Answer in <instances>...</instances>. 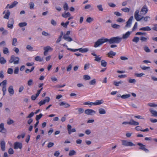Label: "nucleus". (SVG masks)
<instances>
[{"label": "nucleus", "instance_id": "69168bd1", "mask_svg": "<svg viewBox=\"0 0 157 157\" xmlns=\"http://www.w3.org/2000/svg\"><path fill=\"white\" fill-rule=\"evenodd\" d=\"M54 145V144L53 142H49L48 144L47 147L48 148H50L53 147Z\"/></svg>", "mask_w": 157, "mask_h": 157}, {"label": "nucleus", "instance_id": "0eeeda50", "mask_svg": "<svg viewBox=\"0 0 157 157\" xmlns=\"http://www.w3.org/2000/svg\"><path fill=\"white\" fill-rule=\"evenodd\" d=\"M133 19V16H131L126 22V25L124 27V29H126L127 28L130 27L131 26L132 21Z\"/></svg>", "mask_w": 157, "mask_h": 157}, {"label": "nucleus", "instance_id": "ddd939ff", "mask_svg": "<svg viewBox=\"0 0 157 157\" xmlns=\"http://www.w3.org/2000/svg\"><path fill=\"white\" fill-rule=\"evenodd\" d=\"M7 132V130L4 127V124L3 123H1L0 124V132L3 133H6Z\"/></svg>", "mask_w": 157, "mask_h": 157}, {"label": "nucleus", "instance_id": "864d4df0", "mask_svg": "<svg viewBox=\"0 0 157 157\" xmlns=\"http://www.w3.org/2000/svg\"><path fill=\"white\" fill-rule=\"evenodd\" d=\"M99 56H96V57H95V58L94 59V60L95 61L98 62H100V61L101 59V57H99Z\"/></svg>", "mask_w": 157, "mask_h": 157}, {"label": "nucleus", "instance_id": "423d86ee", "mask_svg": "<svg viewBox=\"0 0 157 157\" xmlns=\"http://www.w3.org/2000/svg\"><path fill=\"white\" fill-rule=\"evenodd\" d=\"M137 145L140 146L139 148V150H143L145 152H148L149 150L147 149L146 148V146L143 144L141 143H138Z\"/></svg>", "mask_w": 157, "mask_h": 157}, {"label": "nucleus", "instance_id": "39448f33", "mask_svg": "<svg viewBox=\"0 0 157 157\" xmlns=\"http://www.w3.org/2000/svg\"><path fill=\"white\" fill-rule=\"evenodd\" d=\"M122 145L127 147V146H135V145L130 141H128L126 140H121Z\"/></svg>", "mask_w": 157, "mask_h": 157}, {"label": "nucleus", "instance_id": "c85d7f7f", "mask_svg": "<svg viewBox=\"0 0 157 157\" xmlns=\"http://www.w3.org/2000/svg\"><path fill=\"white\" fill-rule=\"evenodd\" d=\"M112 27L115 29H119L120 28V25L116 24H114L111 25Z\"/></svg>", "mask_w": 157, "mask_h": 157}, {"label": "nucleus", "instance_id": "2eb2a0df", "mask_svg": "<svg viewBox=\"0 0 157 157\" xmlns=\"http://www.w3.org/2000/svg\"><path fill=\"white\" fill-rule=\"evenodd\" d=\"M131 33V32L129 31H128L125 34H124L123 35L122 37L121 38H122V39H126L129 37L130 34Z\"/></svg>", "mask_w": 157, "mask_h": 157}, {"label": "nucleus", "instance_id": "f3484780", "mask_svg": "<svg viewBox=\"0 0 157 157\" xmlns=\"http://www.w3.org/2000/svg\"><path fill=\"white\" fill-rule=\"evenodd\" d=\"M60 106H64V107L65 108H68L70 107V105L68 103L66 102H64L63 101L59 103Z\"/></svg>", "mask_w": 157, "mask_h": 157}, {"label": "nucleus", "instance_id": "cd10ccee", "mask_svg": "<svg viewBox=\"0 0 157 157\" xmlns=\"http://www.w3.org/2000/svg\"><path fill=\"white\" fill-rule=\"evenodd\" d=\"M27 25V23L26 22H21L18 24V26L20 27H23Z\"/></svg>", "mask_w": 157, "mask_h": 157}, {"label": "nucleus", "instance_id": "7ed1b4c3", "mask_svg": "<svg viewBox=\"0 0 157 157\" xmlns=\"http://www.w3.org/2000/svg\"><path fill=\"white\" fill-rule=\"evenodd\" d=\"M19 58L17 57H15L14 56L12 55L11 56L9 60L10 63L13 62L14 64H18L19 63Z\"/></svg>", "mask_w": 157, "mask_h": 157}, {"label": "nucleus", "instance_id": "58836bf2", "mask_svg": "<svg viewBox=\"0 0 157 157\" xmlns=\"http://www.w3.org/2000/svg\"><path fill=\"white\" fill-rule=\"evenodd\" d=\"M76 153V152L75 151L73 150L70 151L69 153V155L70 156H71L75 155Z\"/></svg>", "mask_w": 157, "mask_h": 157}, {"label": "nucleus", "instance_id": "f8f14e48", "mask_svg": "<svg viewBox=\"0 0 157 157\" xmlns=\"http://www.w3.org/2000/svg\"><path fill=\"white\" fill-rule=\"evenodd\" d=\"M71 126L70 124H68L67 125V129L68 131V134L70 135L71 133L75 132L76 131V129L75 128H73L71 129Z\"/></svg>", "mask_w": 157, "mask_h": 157}, {"label": "nucleus", "instance_id": "9d476101", "mask_svg": "<svg viewBox=\"0 0 157 157\" xmlns=\"http://www.w3.org/2000/svg\"><path fill=\"white\" fill-rule=\"evenodd\" d=\"M22 143L16 142L14 144V148L15 149L18 148L21 149L22 147Z\"/></svg>", "mask_w": 157, "mask_h": 157}, {"label": "nucleus", "instance_id": "a211bd4d", "mask_svg": "<svg viewBox=\"0 0 157 157\" xmlns=\"http://www.w3.org/2000/svg\"><path fill=\"white\" fill-rule=\"evenodd\" d=\"M2 150L4 151L5 150V143L4 140L2 141L0 143Z\"/></svg>", "mask_w": 157, "mask_h": 157}, {"label": "nucleus", "instance_id": "5fc2aeb1", "mask_svg": "<svg viewBox=\"0 0 157 157\" xmlns=\"http://www.w3.org/2000/svg\"><path fill=\"white\" fill-rule=\"evenodd\" d=\"M2 90L3 92V95H4L6 94V86H2Z\"/></svg>", "mask_w": 157, "mask_h": 157}, {"label": "nucleus", "instance_id": "f257e3e1", "mask_svg": "<svg viewBox=\"0 0 157 157\" xmlns=\"http://www.w3.org/2000/svg\"><path fill=\"white\" fill-rule=\"evenodd\" d=\"M122 38L119 36L111 37L109 39L108 38H101L99 39L95 43L94 47L96 48L102 44L104 43L108 42L110 44H119L121 42Z\"/></svg>", "mask_w": 157, "mask_h": 157}, {"label": "nucleus", "instance_id": "a19ab883", "mask_svg": "<svg viewBox=\"0 0 157 157\" xmlns=\"http://www.w3.org/2000/svg\"><path fill=\"white\" fill-rule=\"evenodd\" d=\"M17 39L16 38H13L12 40V45L16 46L17 44Z\"/></svg>", "mask_w": 157, "mask_h": 157}, {"label": "nucleus", "instance_id": "bb28decb", "mask_svg": "<svg viewBox=\"0 0 157 157\" xmlns=\"http://www.w3.org/2000/svg\"><path fill=\"white\" fill-rule=\"evenodd\" d=\"M149 111L152 114V116L154 117L157 116V112L155 110H152L151 109H149Z\"/></svg>", "mask_w": 157, "mask_h": 157}, {"label": "nucleus", "instance_id": "338daca9", "mask_svg": "<svg viewBox=\"0 0 157 157\" xmlns=\"http://www.w3.org/2000/svg\"><path fill=\"white\" fill-rule=\"evenodd\" d=\"M29 5L30 6V9H32L34 8V5L33 2H30L29 3Z\"/></svg>", "mask_w": 157, "mask_h": 157}, {"label": "nucleus", "instance_id": "a878e982", "mask_svg": "<svg viewBox=\"0 0 157 157\" xmlns=\"http://www.w3.org/2000/svg\"><path fill=\"white\" fill-rule=\"evenodd\" d=\"M6 60L3 57L0 58V63L2 64H5L6 63Z\"/></svg>", "mask_w": 157, "mask_h": 157}, {"label": "nucleus", "instance_id": "b1692460", "mask_svg": "<svg viewBox=\"0 0 157 157\" xmlns=\"http://www.w3.org/2000/svg\"><path fill=\"white\" fill-rule=\"evenodd\" d=\"M10 14V12L9 10H7L6 13L5 14V15L3 17L5 19H8Z\"/></svg>", "mask_w": 157, "mask_h": 157}, {"label": "nucleus", "instance_id": "dca6fc26", "mask_svg": "<svg viewBox=\"0 0 157 157\" xmlns=\"http://www.w3.org/2000/svg\"><path fill=\"white\" fill-rule=\"evenodd\" d=\"M129 124L132 125H139V123L134 121L132 119H131L129 121Z\"/></svg>", "mask_w": 157, "mask_h": 157}, {"label": "nucleus", "instance_id": "e433bc0d", "mask_svg": "<svg viewBox=\"0 0 157 157\" xmlns=\"http://www.w3.org/2000/svg\"><path fill=\"white\" fill-rule=\"evenodd\" d=\"M43 116V115L41 113H40L39 115H37L36 117V120L37 121H38V120H40Z\"/></svg>", "mask_w": 157, "mask_h": 157}, {"label": "nucleus", "instance_id": "052dcab7", "mask_svg": "<svg viewBox=\"0 0 157 157\" xmlns=\"http://www.w3.org/2000/svg\"><path fill=\"white\" fill-rule=\"evenodd\" d=\"M136 80L135 79H130L128 80V82L130 83H135Z\"/></svg>", "mask_w": 157, "mask_h": 157}, {"label": "nucleus", "instance_id": "a18cd8bd", "mask_svg": "<svg viewBox=\"0 0 157 157\" xmlns=\"http://www.w3.org/2000/svg\"><path fill=\"white\" fill-rule=\"evenodd\" d=\"M9 52L8 49L6 47L4 48L3 50V53L4 54H7Z\"/></svg>", "mask_w": 157, "mask_h": 157}, {"label": "nucleus", "instance_id": "79ce46f5", "mask_svg": "<svg viewBox=\"0 0 157 157\" xmlns=\"http://www.w3.org/2000/svg\"><path fill=\"white\" fill-rule=\"evenodd\" d=\"M63 9L66 11H67L68 10V6L67 4L65 2L63 6Z\"/></svg>", "mask_w": 157, "mask_h": 157}, {"label": "nucleus", "instance_id": "c756f323", "mask_svg": "<svg viewBox=\"0 0 157 157\" xmlns=\"http://www.w3.org/2000/svg\"><path fill=\"white\" fill-rule=\"evenodd\" d=\"M123 82L121 81H119L118 82H117L116 81H114L113 82V84L115 86H119V84H121Z\"/></svg>", "mask_w": 157, "mask_h": 157}, {"label": "nucleus", "instance_id": "bf43d9fd", "mask_svg": "<svg viewBox=\"0 0 157 157\" xmlns=\"http://www.w3.org/2000/svg\"><path fill=\"white\" fill-rule=\"evenodd\" d=\"M27 84L29 86H31L33 84V80L32 79L29 80L27 82Z\"/></svg>", "mask_w": 157, "mask_h": 157}, {"label": "nucleus", "instance_id": "c03bdc74", "mask_svg": "<svg viewBox=\"0 0 157 157\" xmlns=\"http://www.w3.org/2000/svg\"><path fill=\"white\" fill-rule=\"evenodd\" d=\"M147 34L145 32H138L136 33V35H145Z\"/></svg>", "mask_w": 157, "mask_h": 157}, {"label": "nucleus", "instance_id": "774afa93", "mask_svg": "<svg viewBox=\"0 0 157 157\" xmlns=\"http://www.w3.org/2000/svg\"><path fill=\"white\" fill-rule=\"evenodd\" d=\"M13 151L12 148H10L8 150V153L10 155H12L13 154Z\"/></svg>", "mask_w": 157, "mask_h": 157}, {"label": "nucleus", "instance_id": "603ef678", "mask_svg": "<svg viewBox=\"0 0 157 157\" xmlns=\"http://www.w3.org/2000/svg\"><path fill=\"white\" fill-rule=\"evenodd\" d=\"M147 105L148 106H150V107H157V105L155 104L154 103H148L147 104Z\"/></svg>", "mask_w": 157, "mask_h": 157}, {"label": "nucleus", "instance_id": "4c0bfd02", "mask_svg": "<svg viewBox=\"0 0 157 157\" xmlns=\"http://www.w3.org/2000/svg\"><path fill=\"white\" fill-rule=\"evenodd\" d=\"M35 60L37 61L41 62L43 61V58H41L39 56H37L35 57Z\"/></svg>", "mask_w": 157, "mask_h": 157}, {"label": "nucleus", "instance_id": "6e6552de", "mask_svg": "<svg viewBox=\"0 0 157 157\" xmlns=\"http://www.w3.org/2000/svg\"><path fill=\"white\" fill-rule=\"evenodd\" d=\"M14 23L13 18H10L7 23V27L10 29H12L13 27V25Z\"/></svg>", "mask_w": 157, "mask_h": 157}, {"label": "nucleus", "instance_id": "5701e85b", "mask_svg": "<svg viewBox=\"0 0 157 157\" xmlns=\"http://www.w3.org/2000/svg\"><path fill=\"white\" fill-rule=\"evenodd\" d=\"M98 112L100 114H105L106 113L105 109L101 108L98 109Z\"/></svg>", "mask_w": 157, "mask_h": 157}, {"label": "nucleus", "instance_id": "72a5a7b5", "mask_svg": "<svg viewBox=\"0 0 157 157\" xmlns=\"http://www.w3.org/2000/svg\"><path fill=\"white\" fill-rule=\"evenodd\" d=\"M50 49L52 50V49L49 46H47L44 48V51L47 52H48V51Z\"/></svg>", "mask_w": 157, "mask_h": 157}, {"label": "nucleus", "instance_id": "6e6d98bb", "mask_svg": "<svg viewBox=\"0 0 157 157\" xmlns=\"http://www.w3.org/2000/svg\"><path fill=\"white\" fill-rule=\"evenodd\" d=\"M97 7L100 11H102L103 10V9L101 5H99L97 6Z\"/></svg>", "mask_w": 157, "mask_h": 157}, {"label": "nucleus", "instance_id": "20e7f679", "mask_svg": "<svg viewBox=\"0 0 157 157\" xmlns=\"http://www.w3.org/2000/svg\"><path fill=\"white\" fill-rule=\"evenodd\" d=\"M67 50L73 52H75L79 51L80 52L82 53L86 52L89 50V49L87 48L82 49V48L75 49H73L70 48H67Z\"/></svg>", "mask_w": 157, "mask_h": 157}, {"label": "nucleus", "instance_id": "4d7b16f0", "mask_svg": "<svg viewBox=\"0 0 157 157\" xmlns=\"http://www.w3.org/2000/svg\"><path fill=\"white\" fill-rule=\"evenodd\" d=\"M83 78L85 80H89L90 79V77L88 75H84Z\"/></svg>", "mask_w": 157, "mask_h": 157}, {"label": "nucleus", "instance_id": "aec40b11", "mask_svg": "<svg viewBox=\"0 0 157 157\" xmlns=\"http://www.w3.org/2000/svg\"><path fill=\"white\" fill-rule=\"evenodd\" d=\"M116 55V53L113 52V51H110L107 54L108 56L111 58H113V57L112 56H115Z\"/></svg>", "mask_w": 157, "mask_h": 157}, {"label": "nucleus", "instance_id": "f704fd0d", "mask_svg": "<svg viewBox=\"0 0 157 157\" xmlns=\"http://www.w3.org/2000/svg\"><path fill=\"white\" fill-rule=\"evenodd\" d=\"M101 65L103 67H105L107 65V62L105 60H102L101 61Z\"/></svg>", "mask_w": 157, "mask_h": 157}, {"label": "nucleus", "instance_id": "4be33fe9", "mask_svg": "<svg viewBox=\"0 0 157 157\" xmlns=\"http://www.w3.org/2000/svg\"><path fill=\"white\" fill-rule=\"evenodd\" d=\"M140 30L149 31L151 30V28L149 26H146L141 28L140 29Z\"/></svg>", "mask_w": 157, "mask_h": 157}, {"label": "nucleus", "instance_id": "4468645a", "mask_svg": "<svg viewBox=\"0 0 157 157\" xmlns=\"http://www.w3.org/2000/svg\"><path fill=\"white\" fill-rule=\"evenodd\" d=\"M17 4L18 2L16 1H15L10 5L9 4H8L6 8H9L10 9L14 7Z\"/></svg>", "mask_w": 157, "mask_h": 157}, {"label": "nucleus", "instance_id": "9b49d317", "mask_svg": "<svg viewBox=\"0 0 157 157\" xmlns=\"http://www.w3.org/2000/svg\"><path fill=\"white\" fill-rule=\"evenodd\" d=\"M85 113L87 115H93L96 112L91 109H87L85 110Z\"/></svg>", "mask_w": 157, "mask_h": 157}, {"label": "nucleus", "instance_id": "3c124183", "mask_svg": "<svg viewBox=\"0 0 157 157\" xmlns=\"http://www.w3.org/2000/svg\"><path fill=\"white\" fill-rule=\"evenodd\" d=\"M13 72V69L11 68H9L8 69L7 73L10 74H12Z\"/></svg>", "mask_w": 157, "mask_h": 157}, {"label": "nucleus", "instance_id": "f03ea898", "mask_svg": "<svg viewBox=\"0 0 157 157\" xmlns=\"http://www.w3.org/2000/svg\"><path fill=\"white\" fill-rule=\"evenodd\" d=\"M139 10H136L134 13V17L137 21H140L143 19L145 21H148V19H150V17L148 16H147L145 17H142L141 15L139 14Z\"/></svg>", "mask_w": 157, "mask_h": 157}, {"label": "nucleus", "instance_id": "473e14b6", "mask_svg": "<svg viewBox=\"0 0 157 157\" xmlns=\"http://www.w3.org/2000/svg\"><path fill=\"white\" fill-rule=\"evenodd\" d=\"M130 96V94L123 95L121 96V97L122 99H126L129 98Z\"/></svg>", "mask_w": 157, "mask_h": 157}, {"label": "nucleus", "instance_id": "37998d69", "mask_svg": "<svg viewBox=\"0 0 157 157\" xmlns=\"http://www.w3.org/2000/svg\"><path fill=\"white\" fill-rule=\"evenodd\" d=\"M121 10L125 12H128L130 11V9L127 7H125L121 9Z\"/></svg>", "mask_w": 157, "mask_h": 157}, {"label": "nucleus", "instance_id": "13d9d810", "mask_svg": "<svg viewBox=\"0 0 157 157\" xmlns=\"http://www.w3.org/2000/svg\"><path fill=\"white\" fill-rule=\"evenodd\" d=\"M93 20V19L91 17H88L86 20V21L88 23H90Z\"/></svg>", "mask_w": 157, "mask_h": 157}, {"label": "nucleus", "instance_id": "09e8293b", "mask_svg": "<svg viewBox=\"0 0 157 157\" xmlns=\"http://www.w3.org/2000/svg\"><path fill=\"white\" fill-rule=\"evenodd\" d=\"M144 75V74L143 73H136L135 74V75L136 77H140L143 76Z\"/></svg>", "mask_w": 157, "mask_h": 157}, {"label": "nucleus", "instance_id": "ea45409f", "mask_svg": "<svg viewBox=\"0 0 157 157\" xmlns=\"http://www.w3.org/2000/svg\"><path fill=\"white\" fill-rule=\"evenodd\" d=\"M117 22H124L125 21V20L124 19L122 18H118L116 20Z\"/></svg>", "mask_w": 157, "mask_h": 157}, {"label": "nucleus", "instance_id": "de8ad7c7", "mask_svg": "<svg viewBox=\"0 0 157 157\" xmlns=\"http://www.w3.org/2000/svg\"><path fill=\"white\" fill-rule=\"evenodd\" d=\"M9 120H8L7 121V124H8L10 125L14 122V121L13 120H11L10 118L9 119Z\"/></svg>", "mask_w": 157, "mask_h": 157}, {"label": "nucleus", "instance_id": "2f4dec72", "mask_svg": "<svg viewBox=\"0 0 157 157\" xmlns=\"http://www.w3.org/2000/svg\"><path fill=\"white\" fill-rule=\"evenodd\" d=\"M140 38L139 37L135 36L132 39V41L133 42L137 43L138 42Z\"/></svg>", "mask_w": 157, "mask_h": 157}, {"label": "nucleus", "instance_id": "0e129e2a", "mask_svg": "<svg viewBox=\"0 0 157 157\" xmlns=\"http://www.w3.org/2000/svg\"><path fill=\"white\" fill-rule=\"evenodd\" d=\"M34 114V113L33 112H31L30 113L29 115L27 117V118H30L31 117H33Z\"/></svg>", "mask_w": 157, "mask_h": 157}, {"label": "nucleus", "instance_id": "6ab92c4d", "mask_svg": "<svg viewBox=\"0 0 157 157\" xmlns=\"http://www.w3.org/2000/svg\"><path fill=\"white\" fill-rule=\"evenodd\" d=\"M8 91L9 93L11 94H13L14 93V91L13 89V86H10L8 89Z\"/></svg>", "mask_w": 157, "mask_h": 157}, {"label": "nucleus", "instance_id": "7c9ffc66", "mask_svg": "<svg viewBox=\"0 0 157 157\" xmlns=\"http://www.w3.org/2000/svg\"><path fill=\"white\" fill-rule=\"evenodd\" d=\"M103 101L102 100H97L95 102H94V105H99L102 104Z\"/></svg>", "mask_w": 157, "mask_h": 157}, {"label": "nucleus", "instance_id": "c9c22d12", "mask_svg": "<svg viewBox=\"0 0 157 157\" xmlns=\"http://www.w3.org/2000/svg\"><path fill=\"white\" fill-rule=\"evenodd\" d=\"M144 50L146 52H151L150 50L149 49L148 47L147 46H145L144 47Z\"/></svg>", "mask_w": 157, "mask_h": 157}, {"label": "nucleus", "instance_id": "680f3d73", "mask_svg": "<svg viewBox=\"0 0 157 157\" xmlns=\"http://www.w3.org/2000/svg\"><path fill=\"white\" fill-rule=\"evenodd\" d=\"M43 101H44V102H45V103L46 102H48L49 101L50 99V98L48 97H46L45 98V99L43 100Z\"/></svg>", "mask_w": 157, "mask_h": 157}, {"label": "nucleus", "instance_id": "393cba45", "mask_svg": "<svg viewBox=\"0 0 157 157\" xmlns=\"http://www.w3.org/2000/svg\"><path fill=\"white\" fill-rule=\"evenodd\" d=\"M148 39L149 38L148 37H144L143 36H141L140 37V39L142 42H146Z\"/></svg>", "mask_w": 157, "mask_h": 157}, {"label": "nucleus", "instance_id": "e2e57ef3", "mask_svg": "<svg viewBox=\"0 0 157 157\" xmlns=\"http://www.w3.org/2000/svg\"><path fill=\"white\" fill-rule=\"evenodd\" d=\"M43 101H44V102H45V103L46 102H48L49 101L50 99V98L48 97H46L45 98V99L43 100Z\"/></svg>", "mask_w": 157, "mask_h": 157}, {"label": "nucleus", "instance_id": "8fccbe9b", "mask_svg": "<svg viewBox=\"0 0 157 157\" xmlns=\"http://www.w3.org/2000/svg\"><path fill=\"white\" fill-rule=\"evenodd\" d=\"M26 48L27 49L30 51H32L33 49V48L30 45H27Z\"/></svg>", "mask_w": 157, "mask_h": 157}, {"label": "nucleus", "instance_id": "49530a36", "mask_svg": "<svg viewBox=\"0 0 157 157\" xmlns=\"http://www.w3.org/2000/svg\"><path fill=\"white\" fill-rule=\"evenodd\" d=\"M96 83V81L95 79H93L91 80L89 82V84L90 85H94Z\"/></svg>", "mask_w": 157, "mask_h": 157}, {"label": "nucleus", "instance_id": "1a4fd4ad", "mask_svg": "<svg viewBox=\"0 0 157 157\" xmlns=\"http://www.w3.org/2000/svg\"><path fill=\"white\" fill-rule=\"evenodd\" d=\"M148 10L147 6L146 5H144L142 8L141 11V14L145 15L147 12Z\"/></svg>", "mask_w": 157, "mask_h": 157}, {"label": "nucleus", "instance_id": "412c9836", "mask_svg": "<svg viewBox=\"0 0 157 157\" xmlns=\"http://www.w3.org/2000/svg\"><path fill=\"white\" fill-rule=\"evenodd\" d=\"M71 14L69 12L66 13V12L63 13L62 14V16L64 18H67L71 16Z\"/></svg>", "mask_w": 157, "mask_h": 157}]
</instances>
